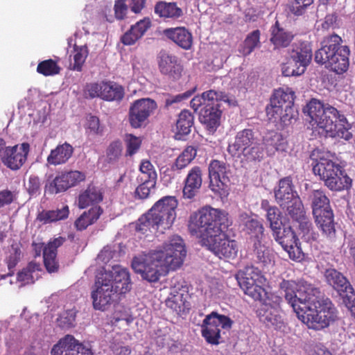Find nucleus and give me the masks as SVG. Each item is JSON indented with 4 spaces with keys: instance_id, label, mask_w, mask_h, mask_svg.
I'll list each match as a JSON object with an SVG mask.
<instances>
[{
    "instance_id": "obj_1",
    "label": "nucleus",
    "mask_w": 355,
    "mask_h": 355,
    "mask_svg": "<svg viewBox=\"0 0 355 355\" xmlns=\"http://www.w3.org/2000/svg\"><path fill=\"white\" fill-rule=\"evenodd\" d=\"M279 287L297 318L308 328L321 330L336 320V307L329 298L321 299L320 289L311 284L284 279Z\"/></svg>"
},
{
    "instance_id": "obj_2",
    "label": "nucleus",
    "mask_w": 355,
    "mask_h": 355,
    "mask_svg": "<svg viewBox=\"0 0 355 355\" xmlns=\"http://www.w3.org/2000/svg\"><path fill=\"white\" fill-rule=\"evenodd\" d=\"M187 251L182 239L173 236L162 248L144 256L135 257L132 268L149 282L159 281L162 272L175 270L183 263Z\"/></svg>"
},
{
    "instance_id": "obj_3",
    "label": "nucleus",
    "mask_w": 355,
    "mask_h": 355,
    "mask_svg": "<svg viewBox=\"0 0 355 355\" xmlns=\"http://www.w3.org/2000/svg\"><path fill=\"white\" fill-rule=\"evenodd\" d=\"M131 288L130 273L121 266L96 276L91 298L94 309L104 311L111 304L115 294H124Z\"/></svg>"
},
{
    "instance_id": "obj_4",
    "label": "nucleus",
    "mask_w": 355,
    "mask_h": 355,
    "mask_svg": "<svg viewBox=\"0 0 355 355\" xmlns=\"http://www.w3.org/2000/svg\"><path fill=\"white\" fill-rule=\"evenodd\" d=\"M304 112L309 116V122L313 127L322 129L330 137L345 140L352 137L349 131L350 124L345 115L340 114L336 107L313 98L307 103Z\"/></svg>"
},
{
    "instance_id": "obj_5",
    "label": "nucleus",
    "mask_w": 355,
    "mask_h": 355,
    "mask_svg": "<svg viewBox=\"0 0 355 355\" xmlns=\"http://www.w3.org/2000/svg\"><path fill=\"white\" fill-rule=\"evenodd\" d=\"M231 223L225 211L211 207H202L189 216L188 230L191 234L205 243L222 230H227Z\"/></svg>"
},
{
    "instance_id": "obj_6",
    "label": "nucleus",
    "mask_w": 355,
    "mask_h": 355,
    "mask_svg": "<svg viewBox=\"0 0 355 355\" xmlns=\"http://www.w3.org/2000/svg\"><path fill=\"white\" fill-rule=\"evenodd\" d=\"M349 46L343 45V40L339 35L333 34L323 40L321 47L315 53L314 60L337 74H342L349 68Z\"/></svg>"
},
{
    "instance_id": "obj_7",
    "label": "nucleus",
    "mask_w": 355,
    "mask_h": 355,
    "mask_svg": "<svg viewBox=\"0 0 355 355\" xmlns=\"http://www.w3.org/2000/svg\"><path fill=\"white\" fill-rule=\"evenodd\" d=\"M315 175L320 176L324 185L331 191H340L351 187L352 180L340 165L329 159L320 157L313 167Z\"/></svg>"
},
{
    "instance_id": "obj_8",
    "label": "nucleus",
    "mask_w": 355,
    "mask_h": 355,
    "mask_svg": "<svg viewBox=\"0 0 355 355\" xmlns=\"http://www.w3.org/2000/svg\"><path fill=\"white\" fill-rule=\"evenodd\" d=\"M312 209L315 221L322 235L330 241L336 238L334 216L329 199L323 191L314 190L312 193Z\"/></svg>"
},
{
    "instance_id": "obj_9",
    "label": "nucleus",
    "mask_w": 355,
    "mask_h": 355,
    "mask_svg": "<svg viewBox=\"0 0 355 355\" xmlns=\"http://www.w3.org/2000/svg\"><path fill=\"white\" fill-rule=\"evenodd\" d=\"M227 151L233 157L243 155L250 161H260L263 156V149L259 144L256 133L249 128L236 133L234 142L229 144Z\"/></svg>"
},
{
    "instance_id": "obj_10",
    "label": "nucleus",
    "mask_w": 355,
    "mask_h": 355,
    "mask_svg": "<svg viewBox=\"0 0 355 355\" xmlns=\"http://www.w3.org/2000/svg\"><path fill=\"white\" fill-rule=\"evenodd\" d=\"M236 279L245 294L254 300L261 301L267 293L264 286L266 279L261 271L254 266H247L239 270Z\"/></svg>"
},
{
    "instance_id": "obj_11",
    "label": "nucleus",
    "mask_w": 355,
    "mask_h": 355,
    "mask_svg": "<svg viewBox=\"0 0 355 355\" xmlns=\"http://www.w3.org/2000/svg\"><path fill=\"white\" fill-rule=\"evenodd\" d=\"M324 277L327 284L338 292L355 318V292L350 282L340 272L334 268L327 269Z\"/></svg>"
},
{
    "instance_id": "obj_12",
    "label": "nucleus",
    "mask_w": 355,
    "mask_h": 355,
    "mask_svg": "<svg viewBox=\"0 0 355 355\" xmlns=\"http://www.w3.org/2000/svg\"><path fill=\"white\" fill-rule=\"evenodd\" d=\"M178 200L175 196H166L157 200L150 209L161 224V232L169 229L176 218Z\"/></svg>"
},
{
    "instance_id": "obj_13",
    "label": "nucleus",
    "mask_w": 355,
    "mask_h": 355,
    "mask_svg": "<svg viewBox=\"0 0 355 355\" xmlns=\"http://www.w3.org/2000/svg\"><path fill=\"white\" fill-rule=\"evenodd\" d=\"M157 109L156 101L150 98H142L131 103L128 112V120L134 128H141Z\"/></svg>"
},
{
    "instance_id": "obj_14",
    "label": "nucleus",
    "mask_w": 355,
    "mask_h": 355,
    "mask_svg": "<svg viewBox=\"0 0 355 355\" xmlns=\"http://www.w3.org/2000/svg\"><path fill=\"white\" fill-rule=\"evenodd\" d=\"M225 231L222 230L204 243L220 259H234L239 251L238 245L235 240L229 238Z\"/></svg>"
},
{
    "instance_id": "obj_15",
    "label": "nucleus",
    "mask_w": 355,
    "mask_h": 355,
    "mask_svg": "<svg viewBox=\"0 0 355 355\" xmlns=\"http://www.w3.org/2000/svg\"><path fill=\"white\" fill-rule=\"evenodd\" d=\"M274 239L283 249L288 252L289 258L294 261H300L304 254L300 248L299 239L291 227H284L272 232Z\"/></svg>"
},
{
    "instance_id": "obj_16",
    "label": "nucleus",
    "mask_w": 355,
    "mask_h": 355,
    "mask_svg": "<svg viewBox=\"0 0 355 355\" xmlns=\"http://www.w3.org/2000/svg\"><path fill=\"white\" fill-rule=\"evenodd\" d=\"M85 179V174L78 171L62 173L57 175L53 181L45 186V191L49 194L64 192Z\"/></svg>"
},
{
    "instance_id": "obj_17",
    "label": "nucleus",
    "mask_w": 355,
    "mask_h": 355,
    "mask_svg": "<svg viewBox=\"0 0 355 355\" xmlns=\"http://www.w3.org/2000/svg\"><path fill=\"white\" fill-rule=\"evenodd\" d=\"M208 171L210 189L215 193L220 194L230 182L226 163L218 159H213L209 164Z\"/></svg>"
},
{
    "instance_id": "obj_18",
    "label": "nucleus",
    "mask_w": 355,
    "mask_h": 355,
    "mask_svg": "<svg viewBox=\"0 0 355 355\" xmlns=\"http://www.w3.org/2000/svg\"><path fill=\"white\" fill-rule=\"evenodd\" d=\"M51 355H93V352L73 336L67 335L53 346Z\"/></svg>"
},
{
    "instance_id": "obj_19",
    "label": "nucleus",
    "mask_w": 355,
    "mask_h": 355,
    "mask_svg": "<svg viewBox=\"0 0 355 355\" xmlns=\"http://www.w3.org/2000/svg\"><path fill=\"white\" fill-rule=\"evenodd\" d=\"M29 151L30 144L27 142L8 146L1 161L7 168L17 171L26 162Z\"/></svg>"
},
{
    "instance_id": "obj_20",
    "label": "nucleus",
    "mask_w": 355,
    "mask_h": 355,
    "mask_svg": "<svg viewBox=\"0 0 355 355\" xmlns=\"http://www.w3.org/2000/svg\"><path fill=\"white\" fill-rule=\"evenodd\" d=\"M157 63L162 74L174 80H178L182 76L183 66L176 55L161 51L157 56Z\"/></svg>"
},
{
    "instance_id": "obj_21",
    "label": "nucleus",
    "mask_w": 355,
    "mask_h": 355,
    "mask_svg": "<svg viewBox=\"0 0 355 355\" xmlns=\"http://www.w3.org/2000/svg\"><path fill=\"white\" fill-rule=\"evenodd\" d=\"M270 42L274 50L285 49L290 46L295 37L293 31L279 23L278 20L270 28Z\"/></svg>"
},
{
    "instance_id": "obj_22",
    "label": "nucleus",
    "mask_w": 355,
    "mask_h": 355,
    "mask_svg": "<svg viewBox=\"0 0 355 355\" xmlns=\"http://www.w3.org/2000/svg\"><path fill=\"white\" fill-rule=\"evenodd\" d=\"M66 238L58 236L50 240L43 250L44 265L49 273L57 272L59 270V262L57 259L58 248L63 245Z\"/></svg>"
},
{
    "instance_id": "obj_23",
    "label": "nucleus",
    "mask_w": 355,
    "mask_h": 355,
    "mask_svg": "<svg viewBox=\"0 0 355 355\" xmlns=\"http://www.w3.org/2000/svg\"><path fill=\"white\" fill-rule=\"evenodd\" d=\"M152 22L149 17H144L132 25L121 37V42L126 46L133 45L141 39L151 27Z\"/></svg>"
},
{
    "instance_id": "obj_24",
    "label": "nucleus",
    "mask_w": 355,
    "mask_h": 355,
    "mask_svg": "<svg viewBox=\"0 0 355 355\" xmlns=\"http://www.w3.org/2000/svg\"><path fill=\"white\" fill-rule=\"evenodd\" d=\"M202 172L200 166H196L189 171L184 180L183 197L192 199L198 192L202 183Z\"/></svg>"
},
{
    "instance_id": "obj_25",
    "label": "nucleus",
    "mask_w": 355,
    "mask_h": 355,
    "mask_svg": "<svg viewBox=\"0 0 355 355\" xmlns=\"http://www.w3.org/2000/svg\"><path fill=\"white\" fill-rule=\"evenodd\" d=\"M163 34L180 48L189 50L193 45V35L185 27L168 28L163 31Z\"/></svg>"
},
{
    "instance_id": "obj_26",
    "label": "nucleus",
    "mask_w": 355,
    "mask_h": 355,
    "mask_svg": "<svg viewBox=\"0 0 355 355\" xmlns=\"http://www.w3.org/2000/svg\"><path fill=\"white\" fill-rule=\"evenodd\" d=\"M290 56L291 60L296 62L306 69L313 56L311 43L302 40L295 42L292 45Z\"/></svg>"
},
{
    "instance_id": "obj_27",
    "label": "nucleus",
    "mask_w": 355,
    "mask_h": 355,
    "mask_svg": "<svg viewBox=\"0 0 355 355\" xmlns=\"http://www.w3.org/2000/svg\"><path fill=\"white\" fill-rule=\"evenodd\" d=\"M239 219L240 225L243 226V231L251 238H254L256 241L263 239L264 227L262 223L256 217L243 212L239 215Z\"/></svg>"
},
{
    "instance_id": "obj_28",
    "label": "nucleus",
    "mask_w": 355,
    "mask_h": 355,
    "mask_svg": "<svg viewBox=\"0 0 355 355\" xmlns=\"http://www.w3.org/2000/svg\"><path fill=\"white\" fill-rule=\"evenodd\" d=\"M222 114L220 105L204 106L199 115V120L210 132H215L220 125Z\"/></svg>"
},
{
    "instance_id": "obj_29",
    "label": "nucleus",
    "mask_w": 355,
    "mask_h": 355,
    "mask_svg": "<svg viewBox=\"0 0 355 355\" xmlns=\"http://www.w3.org/2000/svg\"><path fill=\"white\" fill-rule=\"evenodd\" d=\"M286 94V89H280L276 90L270 98V104L266 108V116L270 122L277 123L280 121Z\"/></svg>"
},
{
    "instance_id": "obj_30",
    "label": "nucleus",
    "mask_w": 355,
    "mask_h": 355,
    "mask_svg": "<svg viewBox=\"0 0 355 355\" xmlns=\"http://www.w3.org/2000/svg\"><path fill=\"white\" fill-rule=\"evenodd\" d=\"M276 201L280 206L288 205V202L299 197L294 190L292 180L290 177L282 178L279 182L278 189L275 191Z\"/></svg>"
},
{
    "instance_id": "obj_31",
    "label": "nucleus",
    "mask_w": 355,
    "mask_h": 355,
    "mask_svg": "<svg viewBox=\"0 0 355 355\" xmlns=\"http://www.w3.org/2000/svg\"><path fill=\"white\" fill-rule=\"evenodd\" d=\"M214 315L210 313L205 316L201 325V334L207 343L217 345L220 343V329L213 320Z\"/></svg>"
},
{
    "instance_id": "obj_32",
    "label": "nucleus",
    "mask_w": 355,
    "mask_h": 355,
    "mask_svg": "<svg viewBox=\"0 0 355 355\" xmlns=\"http://www.w3.org/2000/svg\"><path fill=\"white\" fill-rule=\"evenodd\" d=\"M257 312L260 321L268 327L277 329L283 326L284 322L279 309L272 308L268 304H263Z\"/></svg>"
},
{
    "instance_id": "obj_33",
    "label": "nucleus",
    "mask_w": 355,
    "mask_h": 355,
    "mask_svg": "<svg viewBox=\"0 0 355 355\" xmlns=\"http://www.w3.org/2000/svg\"><path fill=\"white\" fill-rule=\"evenodd\" d=\"M103 200L102 189L90 184L80 193L78 198V206L80 209H85L90 205L100 203Z\"/></svg>"
},
{
    "instance_id": "obj_34",
    "label": "nucleus",
    "mask_w": 355,
    "mask_h": 355,
    "mask_svg": "<svg viewBox=\"0 0 355 355\" xmlns=\"http://www.w3.org/2000/svg\"><path fill=\"white\" fill-rule=\"evenodd\" d=\"M187 296V294L182 286L181 288L174 286L166 300V305L178 315H181L185 312L186 309H189L186 305Z\"/></svg>"
},
{
    "instance_id": "obj_35",
    "label": "nucleus",
    "mask_w": 355,
    "mask_h": 355,
    "mask_svg": "<svg viewBox=\"0 0 355 355\" xmlns=\"http://www.w3.org/2000/svg\"><path fill=\"white\" fill-rule=\"evenodd\" d=\"M252 259L263 268L274 265L275 256L270 248L262 244L261 241H258L254 243Z\"/></svg>"
},
{
    "instance_id": "obj_36",
    "label": "nucleus",
    "mask_w": 355,
    "mask_h": 355,
    "mask_svg": "<svg viewBox=\"0 0 355 355\" xmlns=\"http://www.w3.org/2000/svg\"><path fill=\"white\" fill-rule=\"evenodd\" d=\"M73 148L69 144L64 142L58 145L55 148L51 150L47 157L48 164L53 166L65 164L72 156Z\"/></svg>"
},
{
    "instance_id": "obj_37",
    "label": "nucleus",
    "mask_w": 355,
    "mask_h": 355,
    "mask_svg": "<svg viewBox=\"0 0 355 355\" xmlns=\"http://www.w3.org/2000/svg\"><path fill=\"white\" fill-rule=\"evenodd\" d=\"M103 209L100 206H93L85 211L74 222V226L78 231H83L89 225L95 223L103 214Z\"/></svg>"
},
{
    "instance_id": "obj_38",
    "label": "nucleus",
    "mask_w": 355,
    "mask_h": 355,
    "mask_svg": "<svg viewBox=\"0 0 355 355\" xmlns=\"http://www.w3.org/2000/svg\"><path fill=\"white\" fill-rule=\"evenodd\" d=\"M69 206L63 205L61 208L55 210H42L40 211L37 215L36 220L43 225H46L65 220L69 217Z\"/></svg>"
},
{
    "instance_id": "obj_39",
    "label": "nucleus",
    "mask_w": 355,
    "mask_h": 355,
    "mask_svg": "<svg viewBox=\"0 0 355 355\" xmlns=\"http://www.w3.org/2000/svg\"><path fill=\"white\" fill-rule=\"evenodd\" d=\"M284 98L285 101L279 122H281L283 125H288L292 123L293 120H296L298 113L293 107L295 92L290 88H287L286 94L284 95Z\"/></svg>"
},
{
    "instance_id": "obj_40",
    "label": "nucleus",
    "mask_w": 355,
    "mask_h": 355,
    "mask_svg": "<svg viewBox=\"0 0 355 355\" xmlns=\"http://www.w3.org/2000/svg\"><path fill=\"white\" fill-rule=\"evenodd\" d=\"M193 120V114L187 110H184L179 114L176 122L175 138L177 139H184V137L191 132Z\"/></svg>"
},
{
    "instance_id": "obj_41",
    "label": "nucleus",
    "mask_w": 355,
    "mask_h": 355,
    "mask_svg": "<svg viewBox=\"0 0 355 355\" xmlns=\"http://www.w3.org/2000/svg\"><path fill=\"white\" fill-rule=\"evenodd\" d=\"M154 10L155 13L162 18L178 19L183 15L182 10L175 2L157 1Z\"/></svg>"
},
{
    "instance_id": "obj_42",
    "label": "nucleus",
    "mask_w": 355,
    "mask_h": 355,
    "mask_svg": "<svg viewBox=\"0 0 355 355\" xmlns=\"http://www.w3.org/2000/svg\"><path fill=\"white\" fill-rule=\"evenodd\" d=\"M149 209L147 213L138 219L135 227L136 231L144 234L148 232L161 230V224Z\"/></svg>"
},
{
    "instance_id": "obj_43",
    "label": "nucleus",
    "mask_w": 355,
    "mask_h": 355,
    "mask_svg": "<svg viewBox=\"0 0 355 355\" xmlns=\"http://www.w3.org/2000/svg\"><path fill=\"white\" fill-rule=\"evenodd\" d=\"M125 95L123 87L112 81H103L102 99L107 101H121Z\"/></svg>"
},
{
    "instance_id": "obj_44",
    "label": "nucleus",
    "mask_w": 355,
    "mask_h": 355,
    "mask_svg": "<svg viewBox=\"0 0 355 355\" xmlns=\"http://www.w3.org/2000/svg\"><path fill=\"white\" fill-rule=\"evenodd\" d=\"M263 143L268 155H272L277 151H285L286 142L282 135L278 132H272L267 135Z\"/></svg>"
},
{
    "instance_id": "obj_45",
    "label": "nucleus",
    "mask_w": 355,
    "mask_h": 355,
    "mask_svg": "<svg viewBox=\"0 0 355 355\" xmlns=\"http://www.w3.org/2000/svg\"><path fill=\"white\" fill-rule=\"evenodd\" d=\"M261 32L259 29L254 30L247 35L245 39L239 47V52L243 56L249 55L257 47L260 46Z\"/></svg>"
},
{
    "instance_id": "obj_46",
    "label": "nucleus",
    "mask_w": 355,
    "mask_h": 355,
    "mask_svg": "<svg viewBox=\"0 0 355 355\" xmlns=\"http://www.w3.org/2000/svg\"><path fill=\"white\" fill-rule=\"evenodd\" d=\"M196 155V148L192 146H187L171 165V170L175 172L186 168L194 159Z\"/></svg>"
},
{
    "instance_id": "obj_47",
    "label": "nucleus",
    "mask_w": 355,
    "mask_h": 355,
    "mask_svg": "<svg viewBox=\"0 0 355 355\" xmlns=\"http://www.w3.org/2000/svg\"><path fill=\"white\" fill-rule=\"evenodd\" d=\"M89 55V49L87 45L73 46V63L71 64L70 69L76 71H81L85 60Z\"/></svg>"
},
{
    "instance_id": "obj_48",
    "label": "nucleus",
    "mask_w": 355,
    "mask_h": 355,
    "mask_svg": "<svg viewBox=\"0 0 355 355\" xmlns=\"http://www.w3.org/2000/svg\"><path fill=\"white\" fill-rule=\"evenodd\" d=\"M21 255V244L19 243H13L9 249V254L6 259L9 272L6 275L11 277L14 275V268L20 261Z\"/></svg>"
},
{
    "instance_id": "obj_49",
    "label": "nucleus",
    "mask_w": 355,
    "mask_h": 355,
    "mask_svg": "<svg viewBox=\"0 0 355 355\" xmlns=\"http://www.w3.org/2000/svg\"><path fill=\"white\" fill-rule=\"evenodd\" d=\"M61 70L57 61L53 59L43 60L38 63L37 72L44 76H53L60 73Z\"/></svg>"
},
{
    "instance_id": "obj_50",
    "label": "nucleus",
    "mask_w": 355,
    "mask_h": 355,
    "mask_svg": "<svg viewBox=\"0 0 355 355\" xmlns=\"http://www.w3.org/2000/svg\"><path fill=\"white\" fill-rule=\"evenodd\" d=\"M283 209L286 208L288 215L295 220L306 216L303 204L300 197H295L294 200L288 203V205L280 206Z\"/></svg>"
},
{
    "instance_id": "obj_51",
    "label": "nucleus",
    "mask_w": 355,
    "mask_h": 355,
    "mask_svg": "<svg viewBox=\"0 0 355 355\" xmlns=\"http://www.w3.org/2000/svg\"><path fill=\"white\" fill-rule=\"evenodd\" d=\"M202 95L205 100V106L207 105L216 106L217 105H220V102L221 101L229 102V97L224 92L210 89L203 92Z\"/></svg>"
},
{
    "instance_id": "obj_52",
    "label": "nucleus",
    "mask_w": 355,
    "mask_h": 355,
    "mask_svg": "<svg viewBox=\"0 0 355 355\" xmlns=\"http://www.w3.org/2000/svg\"><path fill=\"white\" fill-rule=\"evenodd\" d=\"M281 69L282 75L286 77L299 76L306 71L300 64L291 60L283 63Z\"/></svg>"
},
{
    "instance_id": "obj_53",
    "label": "nucleus",
    "mask_w": 355,
    "mask_h": 355,
    "mask_svg": "<svg viewBox=\"0 0 355 355\" xmlns=\"http://www.w3.org/2000/svg\"><path fill=\"white\" fill-rule=\"evenodd\" d=\"M266 218L270 223V227L272 232L281 228L282 225V213L277 207H272L268 209Z\"/></svg>"
},
{
    "instance_id": "obj_54",
    "label": "nucleus",
    "mask_w": 355,
    "mask_h": 355,
    "mask_svg": "<svg viewBox=\"0 0 355 355\" xmlns=\"http://www.w3.org/2000/svg\"><path fill=\"white\" fill-rule=\"evenodd\" d=\"M40 264L30 262L28 266L17 273V281L28 284L33 282V272L40 270Z\"/></svg>"
},
{
    "instance_id": "obj_55",
    "label": "nucleus",
    "mask_w": 355,
    "mask_h": 355,
    "mask_svg": "<svg viewBox=\"0 0 355 355\" xmlns=\"http://www.w3.org/2000/svg\"><path fill=\"white\" fill-rule=\"evenodd\" d=\"M139 171L141 173V180L146 179V180L149 181H157V173L150 161H142L139 166Z\"/></svg>"
},
{
    "instance_id": "obj_56",
    "label": "nucleus",
    "mask_w": 355,
    "mask_h": 355,
    "mask_svg": "<svg viewBox=\"0 0 355 355\" xmlns=\"http://www.w3.org/2000/svg\"><path fill=\"white\" fill-rule=\"evenodd\" d=\"M122 144L119 141H112L107 149V157L109 162H116L121 155Z\"/></svg>"
},
{
    "instance_id": "obj_57",
    "label": "nucleus",
    "mask_w": 355,
    "mask_h": 355,
    "mask_svg": "<svg viewBox=\"0 0 355 355\" xmlns=\"http://www.w3.org/2000/svg\"><path fill=\"white\" fill-rule=\"evenodd\" d=\"M141 180L143 182L137 187L135 194L140 199H146L148 197L150 190L155 187L156 182L146 179Z\"/></svg>"
},
{
    "instance_id": "obj_58",
    "label": "nucleus",
    "mask_w": 355,
    "mask_h": 355,
    "mask_svg": "<svg viewBox=\"0 0 355 355\" xmlns=\"http://www.w3.org/2000/svg\"><path fill=\"white\" fill-rule=\"evenodd\" d=\"M126 155L132 156L139 149L141 140L132 135H128L125 139Z\"/></svg>"
},
{
    "instance_id": "obj_59",
    "label": "nucleus",
    "mask_w": 355,
    "mask_h": 355,
    "mask_svg": "<svg viewBox=\"0 0 355 355\" xmlns=\"http://www.w3.org/2000/svg\"><path fill=\"white\" fill-rule=\"evenodd\" d=\"M84 93L86 98H100L102 99L101 94H103V82L101 83H92L87 84L85 87Z\"/></svg>"
},
{
    "instance_id": "obj_60",
    "label": "nucleus",
    "mask_w": 355,
    "mask_h": 355,
    "mask_svg": "<svg viewBox=\"0 0 355 355\" xmlns=\"http://www.w3.org/2000/svg\"><path fill=\"white\" fill-rule=\"evenodd\" d=\"M313 2V0H294L289 7L290 11L295 15H302Z\"/></svg>"
},
{
    "instance_id": "obj_61",
    "label": "nucleus",
    "mask_w": 355,
    "mask_h": 355,
    "mask_svg": "<svg viewBox=\"0 0 355 355\" xmlns=\"http://www.w3.org/2000/svg\"><path fill=\"white\" fill-rule=\"evenodd\" d=\"M197 87H194L191 89H189L186 91L184 93L175 95V96H169L168 98L165 101V106L166 107H168L169 106L172 105L174 103H180L182 101L187 100L189 98H190L196 91Z\"/></svg>"
},
{
    "instance_id": "obj_62",
    "label": "nucleus",
    "mask_w": 355,
    "mask_h": 355,
    "mask_svg": "<svg viewBox=\"0 0 355 355\" xmlns=\"http://www.w3.org/2000/svg\"><path fill=\"white\" fill-rule=\"evenodd\" d=\"M41 183L40 178L35 175H30L26 190L31 196H36L40 193Z\"/></svg>"
},
{
    "instance_id": "obj_63",
    "label": "nucleus",
    "mask_w": 355,
    "mask_h": 355,
    "mask_svg": "<svg viewBox=\"0 0 355 355\" xmlns=\"http://www.w3.org/2000/svg\"><path fill=\"white\" fill-rule=\"evenodd\" d=\"M87 129L89 132L94 135H102L104 128L101 125L98 117L96 116H90L87 119Z\"/></svg>"
},
{
    "instance_id": "obj_64",
    "label": "nucleus",
    "mask_w": 355,
    "mask_h": 355,
    "mask_svg": "<svg viewBox=\"0 0 355 355\" xmlns=\"http://www.w3.org/2000/svg\"><path fill=\"white\" fill-rule=\"evenodd\" d=\"M114 17L117 20L124 19L128 14V6L125 0H116L114 6Z\"/></svg>"
}]
</instances>
